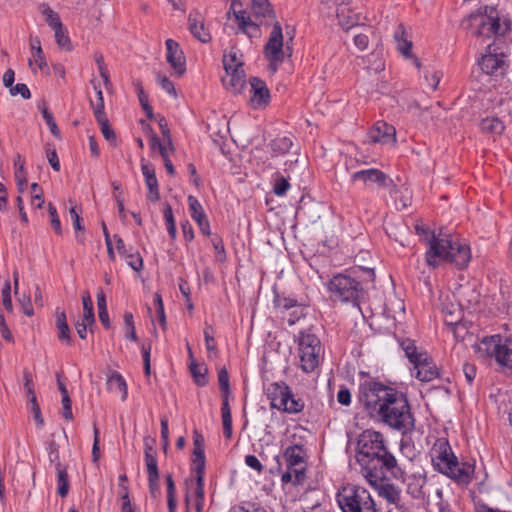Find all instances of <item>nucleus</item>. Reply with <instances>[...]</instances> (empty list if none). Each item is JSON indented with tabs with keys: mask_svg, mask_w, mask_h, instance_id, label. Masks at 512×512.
Masks as SVG:
<instances>
[{
	"mask_svg": "<svg viewBox=\"0 0 512 512\" xmlns=\"http://www.w3.org/2000/svg\"><path fill=\"white\" fill-rule=\"evenodd\" d=\"M358 400L365 411L401 434L414 429L415 419L407 396L396 388L375 380L359 385Z\"/></svg>",
	"mask_w": 512,
	"mask_h": 512,
	"instance_id": "f257e3e1",
	"label": "nucleus"
},
{
	"mask_svg": "<svg viewBox=\"0 0 512 512\" xmlns=\"http://www.w3.org/2000/svg\"><path fill=\"white\" fill-rule=\"evenodd\" d=\"M418 234H426L425 242L428 249L425 253L426 263L433 268L443 262L455 264L459 269L468 266L471 259V252L468 245L453 240L449 235L436 236L433 232L428 233L426 229L416 226Z\"/></svg>",
	"mask_w": 512,
	"mask_h": 512,
	"instance_id": "f03ea898",
	"label": "nucleus"
},
{
	"mask_svg": "<svg viewBox=\"0 0 512 512\" xmlns=\"http://www.w3.org/2000/svg\"><path fill=\"white\" fill-rule=\"evenodd\" d=\"M431 457L433 466L438 472L458 483L468 484L471 482L474 466L467 462L459 463L447 440H437Z\"/></svg>",
	"mask_w": 512,
	"mask_h": 512,
	"instance_id": "7ed1b4c3",
	"label": "nucleus"
},
{
	"mask_svg": "<svg viewBox=\"0 0 512 512\" xmlns=\"http://www.w3.org/2000/svg\"><path fill=\"white\" fill-rule=\"evenodd\" d=\"M470 18L478 23L477 36L503 37L511 31V19L493 6L481 8L478 14H471Z\"/></svg>",
	"mask_w": 512,
	"mask_h": 512,
	"instance_id": "20e7f679",
	"label": "nucleus"
},
{
	"mask_svg": "<svg viewBox=\"0 0 512 512\" xmlns=\"http://www.w3.org/2000/svg\"><path fill=\"white\" fill-rule=\"evenodd\" d=\"M360 472L366 480L379 479L391 475L397 478L402 474L395 456L388 450V447L382 448V451L370 454L359 463Z\"/></svg>",
	"mask_w": 512,
	"mask_h": 512,
	"instance_id": "39448f33",
	"label": "nucleus"
},
{
	"mask_svg": "<svg viewBox=\"0 0 512 512\" xmlns=\"http://www.w3.org/2000/svg\"><path fill=\"white\" fill-rule=\"evenodd\" d=\"M355 272L339 273L329 280L328 291L332 301L358 306V301L365 291L361 282L353 275Z\"/></svg>",
	"mask_w": 512,
	"mask_h": 512,
	"instance_id": "423d86ee",
	"label": "nucleus"
},
{
	"mask_svg": "<svg viewBox=\"0 0 512 512\" xmlns=\"http://www.w3.org/2000/svg\"><path fill=\"white\" fill-rule=\"evenodd\" d=\"M474 348L481 357H494L503 371L512 374V338L485 337Z\"/></svg>",
	"mask_w": 512,
	"mask_h": 512,
	"instance_id": "0eeeda50",
	"label": "nucleus"
},
{
	"mask_svg": "<svg viewBox=\"0 0 512 512\" xmlns=\"http://www.w3.org/2000/svg\"><path fill=\"white\" fill-rule=\"evenodd\" d=\"M342 512H381L370 492L358 485H347L337 494Z\"/></svg>",
	"mask_w": 512,
	"mask_h": 512,
	"instance_id": "6e6552de",
	"label": "nucleus"
},
{
	"mask_svg": "<svg viewBox=\"0 0 512 512\" xmlns=\"http://www.w3.org/2000/svg\"><path fill=\"white\" fill-rule=\"evenodd\" d=\"M266 395L273 409L289 414H297L304 409L303 400L296 398L290 387L283 381L269 384L266 388Z\"/></svg>",
	"mask_w": 512,
	"mask_h": 512,
	"instance_id": "1a4fd4ad",
	"label": "nucleus"
},
{
	"mask_svg": "<svg viewBox=\"0 0 512 512\" xmlns=\"http://www.w3.org/2000/svg\"><path fill=\"white\" fill-rule=\"evenodd\" d=\"M307 452L302 444L288 446L283 453L287 470L282 474L281 481L287 484L293 481L295 485L305 479Z\"/></svg>",
	"mask_w": 512,
	"mask_h": 512,
	"instance_id": "9d476101",
	"label": "nucleus"
},
{
	"mask_svg": "<svg viewBox=\"0 0 512 512\" xmlns=\"http://www.w3.org/2000/svg\"><path fill=\"white\" fill-rule=\"evenodd\" d=\"M321 353L322 345L316 335L309 332L300 334L299 356L304 372L311 373L318 367Z\"/></svg>",
	"mask_w": 512,
	"mask_h": 512,
	"instance_id": "9b49d317",
	"label": "nucleus"
},
{
	"mask_svg": "<svg viewBox=\"0 0 512 512\" xmlns=\"http://www.w3.org/2000/svg\"><path fill=\"white\" fill-rule=\"evenodd\" d=\"M351 182L359 183L365 188L375 185L377 188L388 190L391 196H395L399 189L394 181L383 171L376 168L361 169L351 174Z\"/></svg>",
	"mask_w": 512,
	"mask_h": 512,
	"instance_id": "f8f14e48",
	"label": "nucleus"
},
{
	"mask_svg": "<svg viewBox=\"0 0 512 512\" xmlns=\"http://www.w3.org/2000/svg\"><path fill=\"white\" fill-rule=\"evenodd\" d=\"M386 439L384 435L373 429H366L362 431L357 440L356 461L359 464L370 454L382 451L386 447Z\"/></svg>",
	"mask_w": 512,
	"mask_h": 512,
	"instance_id": "ddd939ff",
	"label": "nucleus"
},
{
	"mask_svg": "<svg viewBox=\"0 0 512 512\" xmlns=\"http://www.w3.org/2000/svg\"><path fill=\"white\" fill-rule=\"evenodd\" d=\"M505 57L503 52L497 53L492 45H488L487 53L482 56L479 62L481 70L488 75L503 74L507 66Z\"/></svg>",
	"mask_w": 512,
	"mask_h": 512,
	"instance_id": "4468645a",
	"label": "nucleus"
},
{
	"mask_svg": "<svg viewBox=\"0 0 512 512\" xmlns=\"http://www.w3.org/2000/svg\"><path fill=\"white\" fill-rule=\"evenodd\" d=\"M371 486L375 488L378 495L383 498L387 504H398L402 499L401 488L391 483L386 477H379V479L367 480Z\"/></svg>",
	"mask_w": 512,
	"mask_h": 512,
	"instance_id": "2eb2a0df",
	"label": "nucleus"
},
{
	"mask_svg": "<svg viewBox=\"0 0 512 512\" xmlns=\"http://www.w3.org/2000/svg\"><path fill=\"white\" fill-rule=\"evenodd\" d=\"M368 138L373 143L394 145L396 143V129L384 121H377L369 130Z\"/></svg>",
	"mask_w": 512,
	"mask_h": 512,
	"instance_id": "dca6fc26",
	"label": "nucleus"
},
{
	"mask_svg": "<svg viewBox=\"0 0 512 512\" xmlns=\"http://www.w3.org/2000/svg\"><path fill=\"white\" fill-rule=\"evenodd\" d=\"M166 45V61L174 70L176 76H182L186 71L185 56L179 47V44L173 39H167Z\"/></svg>",
	"mask_w": 512,
	"mask_h": 512,
	"instance_id": "f3484780",
	"label": "nucleus"
},
{
	"mask_svg": "<svg viewBox=\"0 0 512 512\" xmlns=\"http://www.w3.org/2000/svg\"><path fill=\"white\" fill-rule=\"evenodd\" d=\"M283 45L282 27L279 22H275L269 39L264 46L265 57L279 60V56H285Z\"/></svg>",
	"mask_w": 512,
	"mask_h": 512,
	"instance_id": "a211bd4d",
	"label": "nucleus"
},
{
	"mask_svg": "<svg viewBox=\"0 0 512 512\" xmlns=\"http://www.w3.org/2000/svg\"><path fill=\"white\" fill-rule=\"evenodd\" d=\"M83 316L81 321L75 324L77 334L81 339H86L87 328L95 323L93 302L89 292H84L82 296Z\"/></svg>",
	"mask_w": 512,
	"mask_h": 512,
	"instance_id": "6ab92c4d",
	"label": "nucleus"
},
{
	"mask_svg": "<svg viewBox=\"0 0 512 512\" xmlns=\"http://www.w3.org/2000/svg\"><path fill=\"white\" fill-rule=\"evenodd\" d=\"M188 28L191 34L202 43L211 41V34L206 27L204 18L197 10H193L188 16Z\"/></svg>",
	"mask_w": 512,
	"mask_h": 512,
	"instance_id": "aec40b11",
	"label": "nucleus"
},
{
	"mask_svg": "<svg viewBox=\"0 0 512 512\" xmlns=\"http://www.w3.org/2000/svg\"><path fill=\"white\" fill-rule=\"evenodd\" d=\"M250 87L252 96L251 105L254 108L266 106L270 100V92L266 83L258 77L250 78Z\"/></svg>",
	"mask_w": 512,
	"mask_h": 512,
	"instance_id": "412c9836",
	"label": "nucleus"
},
{
	"mask_svg": "<svg viewBox=\"0 0 512 512\" xmlns=\"http://www.w3.org/2000/svg\"><path fill=\"white\" fill-rule=\"evenodd\" d=\"M422 358L424 359H419V362L413 364V368L416 371L415 377L422 382L432 381L438 377V369L427 353Z\"/></svg>",
	"mask_w": 512,
	"mask_h": 512,
	"instance_id": "4be33fe9",
	"label": "nucleus"
},
{
	"mask_svg": "<svg viewBox=\"0 0 512 512\" xmlns=\"http://www.w3.org/2000/svg\"><path fill=\"white\" fill-rule=\"evenodd\" d=\"M141 170L148 187L147 198L152 202L158 201L160 199L159 184L154 166L151 163L142 162Z\"/></svg>",
	"mask_w": 512,
	"mask_h": 512,
	"instance_id": "5701e85b",
	"label": "nucleus"
},
{
	"mask_svg": "<svg viewBox=\"0 0 512 512\" xmlns=\"http://www.w3.org/2000/svg\"><path fill=\"white\" fill-rule=\"evenodd\" d=\"M194 449H193V463L196 476L205 474V453H204V438L201 434L194 432Z\"/></svg>",
	"mask_w": 512,
	"mask_h": 512,
	"instance_id": "b1692460",
	"label": "nucleus"
},
{
	"mask_svg": "<svg viewBox=\"0 0 512 512\" xmlns=\"http://www.w3.org/2000/svg\"><path fill=\"white\" fill-rule=\"evenodd\" d=\"M30 49L32 58L29 59L28 64L32 68V72L36 73V69L33 68L34 63L41 71H45V69L48 67V64L41 47V41L39 37L36 36L30 38Z\"/></svg>",
	"mask_w": 512,
	"mask_h": 512,
	"instance_id": "393cba45",
	"label": "nucleus"
},
{
	"mask_svg": "<svg viewBox=\"0 0 512 512\" xmlns=\"http://www.w3.org/2000/svg\"><path fill=\"white\" fill-rule=\"evenodd\" d=\"M234 17L238 22L240 30L248 35L249 37H255L259 34V25L262 24V21L257 23L252 20L251 16L247 15L246 11L239 10V12H234Z\"/></svg>",
	"mask_w": 512,
	"mask_h": 512,
	"instance_id": "a878e982",
	"label": "nucleus"
},
{
	"mask_svg": "<svg viewBox=\"0 0 512 512\" xmlns=\"http://www.w3.org/2000/svg\"><path fill=\"white\" fill-rule=\"evenodd\" d=\"M224 85L233 94L240 93L246 86L245 74L243 69L226 72V76L222 79Z\"/></svg>",
	"mask_w": 512,
	"mask_h": 512,
	"instance_id": "bb28decb",
	"label": "nucleus"
},
{
	"mask_svg": "<svg viewBox=\"0 0 512 512\" xmlns=\"http://www.w3.org/2000/svg\"><path fill=\"white\" fill-rule=\"evenodd\" d=\"M394 38L397 42V48L401 52V54L405 58H413L414 65L419 69L421 67V62L417 57L412 56V42L407 40V38L405 37V30L402 25L398 27V30L395 32Z\"/></svg>",
	"mask_w": 512,
	"mask_h": 512,
	"instance_id": "cd10ccee",
	"label": "nucleus"
},
{
	"mask_svg": "<svg viewBox=\"0 0 512 512\" xmlns=\"http://www.w3.org/2000/svg\"><path fill=\"white\" fill-rule=\"evenodd\" d=\"M480 129L483 133L501 135L505 129L503 122L497 117H487L480 122Z\"/></svg>",
	"mask_w": 512,
	"mask_h": 512,
	"instance_id": "c85d7f7f",
	"label": "nucleus"
},
{
	"mask_svg": "<svg viewBox=\"0 0 512 512\" xmlns=\"http://www.w3.org/2000/svg\"><path fill=\"white\" fill-rule=\"evenodd\" d=\"M107 386L111 391H118L121 393V399L123 401L126 400L128 392H127V384L118 372H113L107 379Z\"/></svg>",
	"mask_w": 512,
	"mask_h": 512,
	"instance_id": "c756f323",
	"label": "nucleus"
},
{
	"mask_svg": "<svg viewBox=\"0 0 512 512\" xmlns=\"http://www.w3.org/2000/svg\"><path fill=\"white\" fill-rule=\"evenodd\" d=\"M39 11L45 18L46 23L49 25V27L54 30L56 28H60L62 26V22L60 19V16L57 12H55L47 3H40L39 4Z\"/></svg>",
	"mask_w": 512,
	"mask_h": 512,
	"instance_id": "7c9ffc66",
	"label": "nucleus"
},
{
	"mask_svg": "<svg viewBox=\"0 0 512 512\" xmlns=\"http://www.w3.org/2000/svg\"><path fill=\"white\" fill-rule=\"evenodd\" d=\"M252 14L256 20L260 17H272L274 18V12L268 0H251Z\"/></svg>",
	"mask_w": 512,
	"mask_h": 512,
	"instance_id": "2f4dec72",
	"label": "nucleus"
},
{
	"mask_svg": "<svg viewBox=\"0 0 512 512\" xmlns=\"http://www.w3.org/2000/svg\"><path fill=\"white\" fill-rule=\"evenodd\" d=\"M400 347L405 352L406 357L409 359L411 364L419 362L426 352H419L415 345V342L411 339H403L400 341Z\"/></svg>",
	"mask_w": 512,
	"mask_h": 512,
	"instance_id": "473e14b6",
	"label": "nucleus"
},
{
	"mask_svg": "<svg viewBox=\"0 0 512 512\" xmlns=\"http://www.w3.org/2000/svg\"><path fill=\"white\" fill-rule=\"evenodd\" d=\"M56 471L58 484L57 493L61 497H66L69 492V481L67 471L60 462L56 464Z\"/></svg>",
	"mask_w": 512,
	"mask_h": 512,
	"instance_id": "72a5a7b5",
	"label": "nucleus"
},
{
	"mask_svg": "<svg viewBox=\"0 0 512 512\" xmlns=\"http://www.w3.org/2000/svg\"><path fill=\"white\" fill-rule=\"evenodd\" d=\"M274 155L285 154L292 147V141L288 137H278L270 143Z\"/></svg>",
	"mask_w": 512,
	"mask_h": 512,
	"instance_id": "f704fd0d",
	"label": "nucleus"
},
{
	"mask_svg": "<svg viewBox=\"0 0 512 512\" xmlns=\"http://www.w3.org/2000/svg\"><path fill=\"white\" fill-rule=\"evenodd\" d=\"M53 31L57 45L66 51H70L72 49V45L67 29L62 25L60 28H56Z\"/></svg>",
	"mask_w": 512,
	"mask_h": 512,
	"instance_id": "c9c22d12",
	"label": "nucleus"
},
{
	"mask_svg": "<svg viewBox=\"0 0 512 512\" xmlns=\"http://www.w3.org/2000/svg\"><path fill=\"white\" fill-rule=\"evenodd\" d=\"M190 372L192 373L195 383L198 386H205L208 383V378L206 376L207 369L205 367L199 366L197 363L192 361L190 363Z\"/></svg>",
	"mask_w": 512,
	"mask_h": 512,
	"instance_id": "e433bc0d",
	"label": "nucleus"
},
{
	"mask_svg": "<svg viewBox=\"0 0 512 512\" xmlns=\"http://www.w3.org/2000/svg\"><path fill=\"white\" fill-rule=\"evenodd\" d=\"M195 498V509L201 512L204 505V476L202 475L196 476Z\"/></svg>",
	"mask_w": 512,
	"mask_h": 512,
	"instance_id": "4c0bfd02",
	"label": "nucleus"
},
{
	"mask_svg": "<svg viewBox=\"0 0 512 512\" xmlns=\"http://www.w3.org/2000/svg\"><path fill=\"white\" fill-rule=\"evenodd\" d=\"M366 68L374 73H379L385 69V63L378 53H372L366 58Z\"/></svg>",
	"mask_w": 512,
	"mask_h": 512,
	"instance_id": "58836bf2",
	"label": "nucleus"
},
{
	"mask_svg": "<svg viewBox=\"0 0 512 512\" xmlns=\"http://www.w3.org/2000/svg\"><path fill=\"white\" fill-rule=\"evenodd\" d=\"M223 65L226 72L242 69V62L237 58V52L230 51L228 55H224Z\"/></svg>",
	"mask_w": 512,
	"mask_h": 512,
	"instance_id": "ea45409f",
	"label": "nucleus"
},
{
	"mask_svg": "<svg viewBox=\"0 0 512 512\" xmlns=\"http://www.w3.org/2000/svg\"><path fill=\"white\" fill-rule=\"evenodd\" d=\"M135 86H136V90H137V93H138L139 102H140L143 110L145 111L146 116L149 119H152L154 117V114H153L152 107L149 105L148 96L145 94L144 89H143V87H142L140 82H137L135 84Z\"/></svg>",
	"mask_w": 512,
	"mask_h": 512,
	"instance_id": "a19ab883",
	"label": "nucleus"
},
{
	"mask_svg": "<svg viewBox=\"0 0 512 512\" xmlns=\"http://www.w3.org/2000/svg\"><path fill=\"white\" fill-rule=\"evenodd\" d=\"M189 208L191 211V217L195 221H199L206 217L200 202L194 196L188 197Z\"/></svg>",
	"mask_w": 512,
	"mask_h": 512,
	"instance_id": "79ce46f5",
	"label": "nucleus"
},
{
	"mask_svg": "<svg viewBox=\"0 0 512 512\" xmlns=\"http://www.w3.org/2000/svg\"><path fill=\"white\" fill-rule=\"evenodd\" d=\"M297 300L292 297L275 294L274 305L276 308L282 309L283 311L288 310L297 306Z\"/></svg>",
	"mask_w": 512,
	"mask_h": 512,
	"instance_id": "37998d69",
	"label": "nucleus"
},
{
	"mask_svg": "<svg viewBox=\"0 0 512 512\" xmlns=\"http://www.w3.org/2000/svg\"><path fill=\"white\" fill-rule=\"evenodd\" d=\"M41 113L43 116V119L45 120L46 124L49 126L50 132L57 138H60L61 133L60 130L53 118V115L49 112L47 107L44 105L41 108Z\"/></svg>",
	"mask_w": 512,
	"mask_h": 512,
	"instance_id": "c03bdc74",
	"label": "nucleus"
},
{
	"mask_svg": "<svg viewBox=\"0 0 512 512\" xmlns=\"http://www.w3.org/2000/svg\"><path fill=\"white\" fill-rule=\"evenodd\" d=\"M31 191L33 193L31 205L37 209H41L45 203L42 188L38 183H32Z\"/></svg>",
	"mask_w": 512,
	"mask_h": 512,
	"instance_id": "a18cd8bd",
	"label": "nucleus"
},
{
	"mask_svg": "<svg viewBox=\"0 0 512 512\" xmlns=\"http://www.w3.org/2000/svg\"><path fill=\"white\" fill-rule=\"evenodd\" d=\"M124 324L126 330V338L132 341H137V335L134 326L133 314L131 312H125L124 314Z\"/></svg>",
	"mask_w": 512,
	"mask_h": 512,
	"instance_id": "49530a36",
	"label": "nucleus"
},
{
	"mask_svg": "<svg viewBox=\"0 0 512 512\" xmlns=\"http://www.w3.org/2000/svg\"><path fill=\"white\" fill-rule=\"evenodd\" d=\"M218 383L221 390V395L231 394L229 374L226 368H222L218 372Z\"/></svg>",
	"mask_w": 512,
	"mask_h": 512,
	"instance_id": "de8ad7c7",
	"label": "nucleus"
},
{
	"mask_svg": "<svg viewBox=\"0 0 512 512\" xmlns=\"http://www.w3.org/2000/svg\"><path fill=\"white\" fill-rule=\"evenodd\" d=\"M98 124L100 125L101 132L104 136V138L107 141L115 142L116 136L109 124V120L107 117H104L102 119H97Z\"/></svg>",
	"mask_w": 512,
	"mask_h": 512,
	"instance_id": "09e8293b",
	"label": "nucleus"
},
{
	"mask_svg": "<svg viewBox=\"0 0 512 512\" xmlns=\"http://www.w3.org/2000/svg\"><path fill=\"white\" fill-rule=\"evenodd\" d=\"M2 305L8 312H11L13 310V304L11 299V284L9 280L5 281L2 288Z\"/></svg>",
	"mask_w": 512,
	"mask_h": 512,
	"instance_id": "8fccbe9b",
	"label": "nucleus"
},
{
	"mask_svg": "<svg viewBox=\"0 0 512 512\" xmlns=\"http://www.w3.org/2000/svg\"><path fill=\"white\" fill-rule=\"evenodd\" d=\"M48 211L50 215L51 226L56 234H62L61 222L55 206L52 203L48 204Z\"/></svg>",
	"mask_w": 512,
	"mask_h": 512,
	"instance_id": "3c124183",
	"label": "nucleus"
},
{
	"mask_svg": "<svg viewBox=\"0 0 512 512\" xmlns=\"http://www.w3.org/2000/svg\"><path fill=\"white\" fill-rule=\"evenodd\" d=\"M204 340L206 349L209 352H216V343L213 336V328L211 325L206 324L204 328Z\"/></svg>",
	"mask_w": 512,
	"mask_h": 512,
	"instance_id": "603ef678",
	"label": "nucleus"
},
{
	"mask_svg": "<svg viewBox=\"0 0 512 512\" xmlns=\"http://www.w3.org/2000/svg\"><path fill=\"white\" fill-rule=\"evenodd\" d=\"M14 176H15V181H16L18 192L20 194H23L25 191L26 184H27V172L25 169H22V166H20V168H18L15 171Z\"/></svg>",
	"mask_w": 512,
	"mask_h": 512,
	"instance_id": "864d4df0",
	"label": "nucleus"
},
{
	"mask_svg": "<svg viewBox=\"0 0 512 512\" xmlns=\"http://www.w3.org/2000/svg\"><path fill=\"white\" fill-rule=\"evenodd\" d=\"M289 188H290V184H289L288 180L285 177L280 176V177H277L275 180L273 192L277 196H284L287 193Z\"/></svg>",
	"mask_w": 512,
	"mask_h": 512,
	"instance_id": "5fc2aeb1",
	"label": "nucleus"
},
{
	"mask_svg": "<svg viewBox=\"0 0 512 512\" xmlns=\"http://www.w3.org/2000/svg\"><path fill=\"white\" fill-rule=\"evenodd\" d=\"M157 81L163 90H165L169 95L176 97L177 93L174 84L167 76L159 74L157 76Z\"/></svg>",
	"mask_w": 512,
	"mask_h": 512,
	"instance_id": "6e6d98bb",
	"label": "nucleus"
},
{
	"mask_svg": "<svg viewBox=\"0 0 512 512\" xmlns=\"http://www.w3.org/2000/svg\"><path fill=\"white\" fill-rule=\"evenodd\" d=\"M9 92L12 96H16L20 94L23 99H30L31 98V92L28 88V86L24 83H18L16 85H13Z\"/></svg>",
	"mask_w": 512,
	"mask_h": 512,
	"instance_id": "4d7b16f0",
	"label": "nucleus"
},
{
	"mask_svg": "<svg viewBox=\"0 0 512 512\" xmlns=\"http://www.w3.org/2000/svg\"><path fill=\"white\" fill-rule=\"evenodd\" d=\"M18 302L20 303L23 313L26 316L31 317L34 314V309L29 295L22 294L18 297Z\"/></svg>",
	"mask_w": 512,
	"mask_h": 512,
	"instance_id": "13d9d810",
	"label": "nucleus"
},
{
	"mask_svg": "<svg viewBox=\"0 0 512 512\" xmlns=\"http://www.w3.org/2000/svg\"><path fill=\"white\" fill-rule=\"evenodd\" d=\"M159 128L161 130V134L165 142H167L168 146L173 149L172 139L170 134V129L164 117H159L158 119Z\"/></svg>",
	"mask_w": 512,
	"mask_h": 512,
	"instance_id": "bf43d9fd",
	"label": "nucleus"
},
{
	"mask_svg": "<svg viewBox=\"0 0 512 512\" xmlns=\"http://www.w3.org/2000/svg\"><path fill=\"white\" fill-rule=\"evenodd\" d=\"M28 408H29L30 412L33 414L34 420L36 421L37 425L40 428L43 427L44 419L42 417L38 402L32 401L31 403H28Z\"/></svg>",
	"mask_w": 512,
	"mask_h": 512,
	"instance_id": "052dcab7",
	"label": "nucleus"
},
{
	"mask_svg": "<svg viewBox=\"0 0 512 512\" xmlns=\"http://www.w3.org/2000/svg\"><path fill=\"white\" fill-rule=\"evenodd\" d=\"M211 242L215 249L216 257H217L218 261H220V262L225 261L226 254H225V249H224L222 240L219 237H213Z\"/></svg>",
	"mask_w": 512,
	"mask_h": 512,
	"instance_id": "680f3d73",
	"label": "nucleus"
},
{
	"mask_svg": "<svg viewBox=\"0 0 512 512\" xmlns=\"http://www.w3.org/2000/svg\"><path fill=\"white\" fill-rule=\"evenodd\" d=\"M90 105L93 109L96 120L107 117L104 112V99H97L96 101L90 100Z\"/></svg>",
	"mask_w": 512,
	"mask_h": 512,
	"instance_id": "e2e57ef3",
	"label": "nucleus"
},
{
	"mask_svg": "<svg viewBox=\"0 0 512 512\" xmlns=\"http://www.w3.org/2000/svg\"><path fill=\"white\" fill-rule=\"evenodd\" d=\"M150 351H151V344L145 345L143 344L141 347L143 362H144V372L148 376L150 375Z\"/></svg>",
	"mask_w": 512,
	"mask_h": 512,
	"instance_id": "0e129e2a",
	"label": "nucleus"
},
{
	"mask_svg": "<svg viewBox=\"0 0 512 512\" xmlns=\"http://www.w3.org/2000/svg\"><path fill=\"white\" fill-rule=\"evenodd\" d=\"M166 145H168L167 142L161 143L156 134L151 135V147L152 149L158 148L162 158L168 156Z\"/></svg>",
	"mask_w": 512,
	"mask_h": 512,
	"instance_id": "69168bd1",
	"label": "nucleus"
},
{
	"mask_svg": "<svg viewBox=\"0 0 512 512\" xmlns=\"http://www.w3.org/2000/svg\"><path fill=\"white\" fill-rule=\"evenodd\" d=\"M62 415L67 420L73 419L70 396H65L62 398Z\"/></svg>",
	"mask_w": 512,
	"mask_h": 512,
	"instance_id": "338daca9",
	"label": "nucleus"
},
{
	"mask_svg": "<svg viewBox=\"0 0 512 512\" xmlns=\"http://www.w3.org/2000/svg\"><path fill=\"white\" fill-rule=\"evenodd\" d=\"M463 373L469 385H471L476 377V367L473 364L465 363L463 365Z\"/></svg>",
	"mask_w": 512,
	"mask_h": 512,
	"instance_id": "774afa93",
	"label": "nucleus"
}]
</instances>
